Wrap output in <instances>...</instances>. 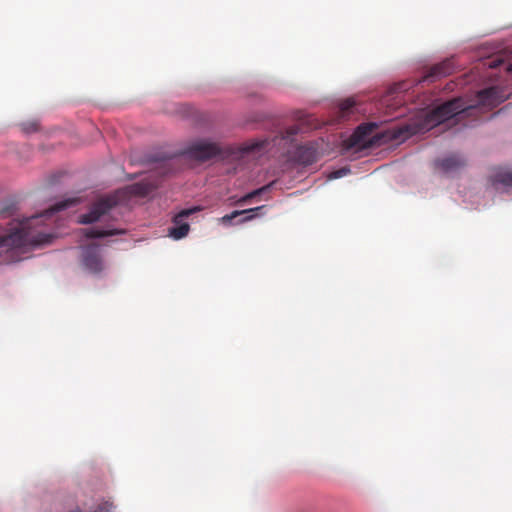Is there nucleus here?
Wrapping results in <instances>:
<instances>
[{"mask_svg": "<svg viewBox=\"0 0 512 512\" xmlns=\"http://www.w3.org/2000/svg\"><path fill=\"white\" fill-rule=\"evenodd\" d=\"M464 164H465L464 160L457 155H451L449 157H446V158L436 161V165L439 168H441L444 172L454 171V170L462 167Z\"/></svg>", "mask_w": 512, "mask_h": 512, "instance_id": "obj_13", "label": "nucleus"}, {"mask_svg": "<svg viewBox=\"0 0 512 512\" xmlns=\"http://www.w3.org/2000/svg\"><path fill=\"white\" fill-rule=\"evenodd\" d=\"M160 185V180L158 178L151 179L147 178L142 182L136 183L132 186V191L135 195L145 197L156 190Z\"/></svg>", "mask_w": 512, "mask_h": 512, "instance_id": "obj_11", "label": "nucleus"}, {"mask_svg": "<svg viewBox=\"0 0 512 512\" xmlns=\"http://www.w3.org/2000/svg\"><path fill=\"white\" fill-rule=\"evenodd\" d=\"M25 130V132L27 133H30V132H34L37 130V124L36 123H31L27 126H24L23 128Z\"/></svg>", "mask_w": 512, "mask_h": 512, "instance_id": "obj_21", "label": "nucleus"}, {"mask_svg": "<svg viewBox=\"0 0 512 512\" xmlns=\"http://www.w3.org/2000/svg\"><path fill=\"white\" fill-rule=\"evenodd\" d=\"M265 142H257L252 144L251 146L247 147V150L254 151V150H260L262 147H264Z\"/></svg>", "mask_w": 512, "mask_h": 512, "instance_id": "obj_20", "label": "nucleus"}, {"mask_svg": "<svg viewBox=\"0 0 512 512\" xmlns=\"http://www.w3.org/2000/svg\"><path fill=\"white\" fill-rule=\"evenodd\" d=\"M264 206H259V207H255V208H250V209H245V210H242V211H238V210H235L233 211L232 213L230 214H227V215H224L222 218H221V221L223 224H229L231 223V221L239 216H242V215H245L244 218L240 219L238 221V223H244L248 220H251L255 217V212L263 209Z\"/></svg>", "mask_w": 512, "mask_h": 512, "instance_id": "obj_12", "label": "nucleus"}, {"mask_svg": "<svg viewBox=\"0 0 512 512\" xmlns=\"http://www.w3.org/2000/svg\"><path fill=\"white\" fill-rule=\"evenodd\" d=\"M375 127V124L372 123L359 125L350 136L348 146L356 148H369L374 146L378 141V137H370V135Z\"/></svg>", "mask_w": 512, "mask_h": 512, "instance_id": "obj_5", "label": "nucleus"}, {"mask_svg": "<svg viewBox=\"0 0 512 512\" xmlns=\"http://www.w3.org/2000/svg\"><path fill=\"white\" fill-rule=\"evenodd\" d=\"M150 161L159 163V166L157 167L158 174L167 175V174L173 172V167L176 162V157H174V156L155 157V158L151 159Z\"/></svg>", "mask_w": 512, "mask_h": 512, "instance_id": "obj_14", "label": "nucleus"}, {"mask_svg": "<svg viewBox=\"0 0 512 512\" xmlns=\"http://www.w3.org/2000/svg\"><path fill=\"white\" fill-rule=\"evenodd\" d=\"M318 157L317 149L312 144L300 145L294 152V160L301 165H311Z\"/></svg>", "mask_w": 512, "mask_h": 512, "instance_id": "obj_9", "label": "nucleus"}, {"mask_svg": "<svg viewBox=\"0 0 512 512\" xmlns=\"http://www.w3.org/2000/svg\"><path fill=\"white\" fill-rule=\"evenodd\" d=\"M355 102L351 99H346L344 100L341 105H340V109L342 112H348L353 106H354Z\"/></svg>", "mask_w": 512, "mask_h": 512, "instance_id": "obj_18", "label": "nucleus"}, {"mask_svg": "<svg viewBox=\"0 0 512 512\" xmlns=\"http://www.w3.org/2000/svg\"><path fill=\"white\" fill-rule=\"evenodd\" d=\"M83 232L87 238H103V237H107V236H114V235H119V234L125 233V231L121 230V229L104 230V229H99V228H94V227L86 228L83 230Z\"/></svg>", "mask_w": 512, "mask_h": 512, "instance_id": "obj_15", "label": "nucleus"}, {"mask_svg": "<svg viewBox=\"0 0 512 512\" xmlns=\"http://www.w3.org/2000/svg\"><path fill=\"white\" fill-rule=\"evenodd\" d=\"M16 210L15 203L12 201L5 202L0 208V218H7L14 214Z\"/></svg>", "mask_w": 512, "mask_h": 512, "instance_id": "obj_17", "label": "nucleus"}, {"mask_svg": "<svg viewBox=\"0 0 512 512\" xmlns=\"http://www.w3.org/2000/svg\"><path fill=\"white\" fill-rule=\"evenodd\" d=\"M77 199H67L56 203L44 212L25 218L9 227H0V264L20 260L19 253L28 247L50 243L52 235L36 230V226L49 219L54 213L62 211L77 203Z\"/></svg>", "mask_w": 512, "mask_h": 512, "instance_id": "obj_2", "label": "nucleus"}, {"mask_svg": "<svg viewBox=\"0 0 512 512\" xmlns=\"http://www.w3.org/2000/svg\"><path fill=\"white\" fill-rule=\"evenodd\" d=\"M299 129L297 126H291L286 130V135L283 137L285 139L291 138L298 133Z\"/></svg>", "mask_w": 512, "mask_h": 512, "instance_id": "obj_19", "label": "nucleus"}, {"mask_svg": "<svg viewBox=\"0 0 512 512\" xmlns=\"http://www.w3.org/2000/svg\"><path fill=\"white\" fill-rule=\"evenodd\" d=\"M346 174V170L345 169H340V170H337L333 173V178H339V177H342L343 175Z\"/></svg>", "mask_w": 512, "mask_h": 512, "instance_id": "obj_22", "label": "nucleus"}, {"mask_svg": "<svg viewBox=\"0 0 512 512\" xmlns=\"http://www.w3.org/2000/svg\"><path fill=\"white\" fill-rule=\"evenodd\" d=\"M492 185L496 189L503 188L506 191L512 190V171L499 168L491 175Z\"/></svg>", "mask_w": 512, "mask_h": 512, "instance_id": "obj_10", "label": "nucleus"}, {"mask_svg": "<svg viewBox=\"0 0 512 512\" xmlns=\"http://www.w3.org/2000/svg\"><path fill=\"white\" fill-rule=\"evenodd\" d=\"M455 70V63L453 58L445 59L444 61L432 66L428 72L419 82H434L436 79L448 76Z\"/></svg>", "mask_w": 512, "mask_h": 512, "instance_id": "obj_8", "label": "nucleus"}, {"mask_svg": "<svg viewBox=\"0 0 512 512\" xmlns=\"http://www.w3.org/2000/svg\"><path fill=\"white\" fill-rule=\"evenodd\" d=\"M198 208L184 209L176 214L173 218L174 226L169 228V236L175 240L184 238L189 232V224L184 221L189 215L194 213Z\"/></svg>", "mask_w": 512, "mask_h": 512, "instance_id": "obj_7", "label": "nucleus"}, {"mask_svg": "<svg viewBox=\"0 0 512 512\" xmlns=\"http://www.w3.org/2000/svg\"><path fill=\"white\" fill-rule=\"evenodd\" d=\"M498 92L497 87L483 89L477 93L474 104H468L463 98L451 99L427 112L423 123L419 126L405 123L393 127L391 138L393 140H405L418 132L429 130L445 121L455 119L456 122H459L468 117L477 116L484 107H494L501 102Z\"/></svg>", "mask_w": 512, "mask_h": 512, "instance_id": "obj_1", "label": "nucleus"}, {"mask_svg": "<svg viewBox=\"0 0 512 512\" xmlns=\"http://www.w3.org/2000/svg\"><path fill=\"white\" fill-rule=\"evenodd\" d=\"M80 264L88 273L100 274L105 269L100 247L96 244L83 246L81 248Z\"/></svg>", "mask_w": 512, "mask_h": 512, "instance_id": "obj_3", "label": "nucleus"}, {"mask_svg": "<svg viewBox=\"0 0 512 512\" xmlns=\"http://www.w3.org/2000/svg\"><path fill=\"white\" fill-rule=\"evenodd\" d=\"M221 152L219 146L216 143L200 140L193 143L186 151V153L196 160L206 161L209 160Z\"/></svg>", "mask_w": 512, "mask_h": 512, "instance_id": "obj_6", "label": "nucleus"}, {"mask_svg": "<svg viewBox=\"0 0 512 512\" xmlns=\"http://www.w3.org/2000/svg\"><path fill=\"white\" fill-rule=\"evenodd\" d=\"M117 205V199L114 196H107L99 199L92 204L88 213L80 216L79 222L82 224H91L98 221L103 215L107 214Z\"/></svg>", "mask_w": 512, "mask_h": 512, "instance_id": "obj_4", "label": "nucleus"}, {"mask_svg": "<svg viewBox=\"0 0 512 512\" xmlns=\"http://www.w3.org/2000/svg\"><path fill=\"white\" fill-rule=\"evenodd\" d=\"M270 188V185H266V186H263L259 189H256L246 195H244L243 197H241L239 200H238V203L239 204H246L248 203L251 199H253L254 197L256 196H259L261 195L263 192L267 191L268 189Z\"/></svg>", "mask_w": 512, "mask_h": 512, "instance_id": "obj_16", "label": "nucleus"}]
</instances>
